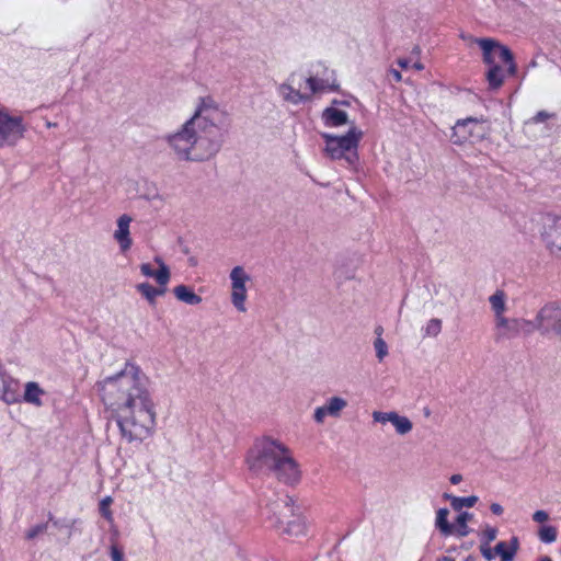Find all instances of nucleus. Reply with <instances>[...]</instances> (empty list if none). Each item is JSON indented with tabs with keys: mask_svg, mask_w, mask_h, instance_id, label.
Here are the masks:
<instances>
[{
	"mask_svg": "<svg viewBox=\"0 0 561 561\" xmlns=\"http://www.w3.org/2000/svg\"><path fill=\"white\" fill-rule=\"evenodd\" d=\"M146 383V376L130 363L98 382L103 402L117 412V425L128 442L147 438L154 426V405Z\"/></svg>",
	"mask_w": 561,
	"mask_h": 561,
	"instance_id": "1",
	"label": "nucleus"
},
{
	"mask_svg": "<svg viewBox=\"0 0 561 561\" xmlns=\"http://www.w3.org/2000/svg\"><path fill=\"white\" fill-rule=\"evenodd\" d=\"M227 115L210 99L202 100L194 115L165 141L180 160L201 162L215 157L224 142Z\"/></svg>",
	"mask_w": 561,
	"mask_h": 561,
	"instance_id": "2",
	"label": "nucleus"
},
{
	"mask_svg": "<svg viewBox=\"0 0 561 561\" xmlns=\"http://www.w3.org/2000/svg\"><path fill=\"white\" fill-rule=\"evenodd\" d=\"M249 469L256 474L274 477L277 481L294 485L300 481L301 472L291 451L283 443L264 438L249 453Z\"/></svg>",
	"mask_w": 561,
	"mask_h": 561,
	"instance_id": "3",
	"label": "nucleus"
},
{
	"mask_svg": "<svg viewBox=\"0 0 561 561\" xmlns=\"http://www.w3.org/2000/svg\"><path fill=\"white\" fill-rule=\"evenodd\" d=\"M362 136L363 133L358 130L354 124H352L345 135L334 136L324 134V151L331 159H345V161L352 165L357 160L356 149Z\"/></svg>",
	"mask_w": 561,
	"mask_h": 561,
	"instance_id": "4",
	"label": "nucleus"
},
{
	"mask_svg": "<svg viewBox=\"0 0 561 561\" xmlns=\"http://www.w3.org/2000/svg\"><path fill=\"white\" fill-rule=\"evenodd\" d=\"M495 324V341H507L519 335H530L536 331L535 321L523 318H500Z\"/></svg>",
	"mask_w": 561,
	"mask_h": 561,
	"instance_id": "5",
	"label": "nucleus"
},
{
	"mask_svg": "<svg viewBox=\"0 0 561 561\" xmlns=\"http://www.w3.org/2000/svg\"><path fill=\"white\" fill-rule=\"evenodd\" d=\"M482 124L483 119L477 117L457 121L453 127L451 141L456 145H461L468 140L474 142L483 139L486 130Z\"/></svg>",
	"mask_w": 561,
	"mask_h": 561,
	"instance_id": "6",
	"label": "nucleus"
},
{
	"mask_svg": "<svg viewBox=\"0 0 561 561\" xmlns=\"http://www.w3.org/2000/svg\"><path fill=\"white\" fill-rule=\"evenodd\" d=\"M536 331L541 334L553 332L561 336V302L545 305L535 318Z\"/></svg>",
	"mask_w": 561,
	"mask_h": 561,
	"instance_id": "7",
	"label": "nucleus"
},
{
	"mask_svg": "<svg viewBox=\"0 0 561 561\" xmlns=\"http://www.w3.org/2000/svg\"><path fill=\"white\" fill-rule=\"evenodd\" d=\"M24 127L20 117L0 111V147L13 146L23 137Z\"/></svg>",
	"mask_w": 561,
	"mask_h": 561,
	"instance_id": "8",
	"label": "nucleus"
},
{
	"mask_svg": "<svg viewBox=\"0 0 561 561\" xmlns=\"http://www.w3.org/2000/svg\"><path fill=\"white\" fill-rule=\"evenodd\" d=\"M268 510V519L274 523L276 528H280V526H285L288 519H291L294 515L299 511L298 507H295L294 501L288 495H284L283 497H278L274 502L267 505Z\"/></svg>",
	"mask_w": 561,
	"mask_h": 561,
	"instance_id": "9",
	"label": "nucleus"
},
{
	"mask_svg": "<svg viewBox=\"0 0 561 561\" xmlns=\"http://www.w3.org/2000/svg\"><path fill=\"white\" fill-rule=\"evenodd\" d=\"M541 236L550 252L561 257V217L547 215L543 218Z\"/></svg>",
	"mask_w": 561,
	"mask_h": 561,
	"instance_id": "10",
	"label": "nucleus"
},
{
	"mask_svg": "<svg viewBox=\"0 0 561 561\" xmlns=\"http://www.w3.org/2000/svg\"><path fill=\"white\" fill-rule=\"evenodd\" d=\"M231 279V302L241 312H245V299H247V282L250 280V276L245 273L242 266H236L230 272Z\"/></svg>",
	"mask_w": 561,
	"mask_h": 561,
	"instance_id": "11",
	"label": "nucleus"
},
{
	"mask_svg": "<svg viewBox=\"0 0 561 561\" xmlns=\"http://www.w3.org/2000/svg\"><path fill=\"white\" fill-rule=\"evenodd\" d=\"M154 262L159 267L157 271L152 268L151 264L142 263L139 266L140 272L146 277L154 278L159 286H167L171 277L170 268L160 256H156Z\"/></svg>",
	"mask_w": 561,
	"mask_h": 561,
	"instance_id": "12",
	"label": "nucleus"
},
{
	"mask_svg": "<svg viewBox=\"0 0 561 561\" xmlns=\"http://www.w3.org/2000/svg\"><path fill=\"white\" fill-rule=\"evenodd\" d=\"M0 399L7 404L20 401V382L11 376L0 374Z\"/></svg>",
	"mask_w": 561,
	"mask_h": 561,
	"instance_id": "13",
	"label": "nucleus"
},
{
	"mask_svg": "<svg viewBox=\"0 0 561 561\" xmlns=\"http://www.w3.org/2000/svg\"><path fill=\"white\" fill-rule=\"evenodd\" d=\"M130 222L131 217L128 215H122L117 219V229L114 232V239L118 242L122 252L128 251L133 244L129 231Z\"/></svg>",
	"mask_w": 561,
	"mask_h": 561,
	"instance_id": "14",
	"label": "nucleus"
},
{
	"mask_svg": "<svg viewBox=\"0 0 561 561\" xmlns=\"http://www.w3.org/2000/svg\"><path fill=\"white\" fill-rule=\"evenodd\" d=\"M283 534L289 537H299L306 533V522L298 511L291 519L286 522L285 526H280Z\"/></svg>",
	"mask_w": 561,
	"mask_h": 561,
	"instance_id": "15",
	"label": "nucleus"
},
{
	"mask_svg": "<svg viewBox=\"0 0 561 561\" xmlns=\"http://www.w3.org/2000/svg\"><path fill=\"white\" fill-rule=\"evenodd\" d=\"M519 542L517 537H513L510 542L500 541L494 547L495 554L500 556L501 561H513L518 550Z\"/></svg>",
	"mask_w": 561,
	"mask_h": 561,
	"instance_id": "16",
	"label": "nucleus"
},
{
	"mask_svg": "<svg viewBox=\"0 0 561 561\" xmlns=\"http://www.w3.org/2000/svg\"><path fill=\"white\" fill-rule=\"evenodd\" d=\"M173 294L178 300L190 306H196L202 302V297L195 294L188 286L179 285L173 288Z\"/></svg>",
	"mask_w": 561,
	"mask_h": 561,
	"instance_id": "17",
	"label": "nucleus"
},
{
	"mask_svg": "<svg viewBox=\"0 0 561 561\" xmlns=\"http://www.w3.org/2000/svg\"><path fill=\"white\" fill-rule=\"evenodd\" d=\"M45 393V391L39 387V385L35 381H30L25 385V391L23 394V400L30 404L35 407H42L43 401L41 397Z\"/></svg>",
	"mask_w": 561,
	"mask_h": 561,
	"instance_id": "18",
	"label": "nucleus"
},
{
	"mask_svg": "<svg viewBox=\"0 0 561 561\" xmlns=\"http://www.w3.org/2000/svg\"><path fill=\"white\" fill-rule=\"evenodd\" d=\"M323 118L325 123L331 126H342L348 123L346 112L335 107L325 108L323 112Z\"/></svg>",
	"mask_w": 561,
	"mask_h": 561,
	"instance_id": "19",
	"label": "nucleus"
},
{
	"mask_svg": "<svg viewBox=\"0 0 561 561\" xmlns=\"http://www.w3.org/2000/svg\"><path fill=\"white\" fill-rule=\"evenodd\" d=\"M278 91L283 99L293 104H299L309 100V96L304 95L300 91L295 90L291 85L287 83H283L279 85Z\"/></svg>",
	"mask_w": 561,
	"mask_h": 561,
	"instance_id": "20",
	"label": "nucleus"
},
{
	"mask_svg": "<svg viewBox=\"0 0 561 561\" xmlns=\"http://www.w3.org/2000/svg\"><path fill=\"white\" fill-rule=\"evenodd\" d=\"M489 301L491 304L492 310L494 312V322L500 318L505 317L504 312L506 311L505 304V294L502 290L495 291L490 298Z\"/></svg>",
	"mask_w": 561,
	"mask_h": 561,
	"instance_id": "21",
	"label": "nucleus"
},
{
	"mask_svg": "<svg viewBox=\"0 0 561 561\" xmlns=\"http://www.w3.org/2000/svg\"><path fill=\"white\" fill-rule=\"evenodd\" d=\"M477 42L483 51V61L490 67L496 65L493 54L495 53L494 48L497 42L492 38H480Z\"/></svg>",
	"mask_w": 561,
	"mask_h": 561,
	"instance_id": "22",
	"label": "nucleus"
},
{
	"mask_svg": "<svg viewBox=\"0 0 561 561\" xmlns=\"http://www.w3.org/2000/svg\"><path fill=\"white\" fill-rule=\"evenodd\" d=\"M486 80L491 89H499L504 82L503 69L499 65H493L486 72Z\"/></svg>",
	"mask_w": 561,
	"mask_h": 561,
	"instance_id": "23",
	"label": "nucleus"
},
{
	"mask_svg": "<svg viewBox=\"0 0 561 561\" xmlns=\"http://www.w3.org/2000/svg\"><path fill=\"white\" fill-rule=\"evenodd\" d=\"M448 514L449 511L447 508H439L436 514L435 525L445 536L451 535L454 531L453 525H450L447 520Z\"/></svg>",
	"mask_w": 561,
	"mask_h": 561,
	"instance_id": "24",
	"label": "nucleus"
},
{
	"mask_svg": "<svg viewBox=\"0 0 561 561\" xmlns=\"http://www.w3.org/2000/svg\"><path fill=\"white\" fill-rule=\"evenodd\" d=\"M391 424L400 435H405L411 432L413 424L407 416H401L397 412L392 415Z\"/></svg>",
	"mask_w": 561,
	"mask_h": 561,
	"instance_id": "25",
	"label": "nucleus"
},
{
	"mask_svg": "<svg viewBox=\"0 0 561 561\" xmlns=\"http://www.w3.org/2000/svg\"><path fill=\"white\" fill-rule=\"evenodd\" d=\"M346 405L347 402L343 398L331 397L324 407L330 416L337 417Z\"/></svg>",
	"mask_w": 561,
	"mask_h": 561,
	"instance_id": "26",
	"label": "nucleus"
},
{
	"mask_svg": "<svg viewBox=\"0 0 561 561\" xmlns=\"http://www.w3.org/2000/svg\"><path fill=\"white\" fill-rule=\"evenodd\" d=\"M472 518V514L468 512H462L458 515L456 519L457 524V534L460 537H466L470 534V528L468 527L467 523Z\"/></svg>",
	"mask_w": 561,
	"mask_h": 561,
	"instance_id": "27",
	"label": "nucleus"
},
{
	"mask_svg": "<svg viewBox=\"0 0 561 561\" xmlns=\"http://www.w3.org/2000/svg\"><path fill=\"white\" fill-rule=\"evenodd\" d=\"M478 502L476 495L468 497L450 496V504L455 511H460L462 507H472Z\"/></svg>",
	"mask_w": 561,
	"mask_h": 561,
	"instance_id": "28",
	"label": "nucleus"
},
{
	"mask_svg": "<svg viewBox=\"0 0 561 561\" xmlns=\"http://www.w3.org/2000/svg\"><path fill=\"white\" fill-rule=\"evenodd\" d=\"M442 320L437 318L431 319L426 327L424 328V336L425 337H436L439 335L442 331Z\"/></svg>",
	"mask_w": 561,
	"mask_h": 561,
	"instance_id": "29",
	"label": "nucleus"
},
{
	"mask_svg": "<svg viewBox=\"0 0 561 561\" xmlns=\"http://www.w3.org/2000/svg\"><path fill=\"white\" fill-rule=\"evenodd\" d=\"M136 289L148 300L150 305H154L157 296L152 285L149 283H141L136 286Z\"/></svg>",
	"mask_w": 561,
	"mask_h": 561,
	"instance_id": "30",
	"label": "nucleus"
},
{
	"mask_svg": "<svg viewBox=\"0 0 561 561\" xmlns=\"http://www.w3.org/2000/svg\"><path fill=\"white\" fill-rule=\"evenodd\" d=\"M557 535V528L553 526H543L538 533L540 540L547 543L556 541Z\"/></svg>",
	"mask_w": 561,
	"mask_h": 561,
	"instance_id": "31",
	"label": "nucleus"
},
{
	"mask_svg": "<svg viewBox=\"0 0 561 561\" xmlns=\"http://www.w3.org/2000/svg\"><path fill=\"white\" fill-rule=\"evenodd\" d=\"M307 83L313 93L323 91L327 88H330L331 90L337 89V85H328L323 80H319L314 77L308 78Z\"/></svg>",
	"mask_w": 561,
	"mask_h": 561,
	"instance_id": "32",
	"label": "nucleus"
},
{
	"mask_svg": "<svg viewBox=\"0 0 561 561\" xmlns=\"http://www.w3.org/2000/svg\"><path fill=\"white\" fill-rule=\"evenodd\" d=\"M374 347L376 351V356L379 362H382L383 358L388 355V346L382 337H377L374 342Z\"/></svg>",
	"mask_w": 561,
	"mask_h": 561,
	"instance_id": "33",
	"label": "nucleus"
},
{
	"mask_svg": "<svg viewBox=\"0 0 561 561\" xmlns=\"http://www.w3.org/2000/svg\"><path fill=\"white\" fill-rule=\"evenodd\" d=\"M113 503L111 496L104 497L100 503V512L102 516H104L108 522L113 520L112 511L110 510V505Z\"/></svg>",
	"mask_w": 561,
	"mask_h": 561,
	"instance_id": "34",
	"label": "nucleus"
},
{
	"mask_svg": "<svg viewBox=\"0 0 561 561\" xmlns=\"http://www.w3.org/2000/svg\"><path fill=\"white\" fill-rule=\"evenodd\" d=\"M495 54L504 61H512L514 58L513 53L510 50L507 46H504L497 42V45L494 48Z\"/></svg>",
	"mask_w": 561,
	"mask_h": 561,
	"instance_id": "35",
	"label": "nucleus"
},
{
	"mask_svg": "<svg viewBox=\"0 0 561 561\" xmlns=\"http://www.w3.org/2000/svg\"><path fill=\"white\" fill-rule=\"evenodd\" d=\"M497 529L494 527L488 526L484 531L481 534V543L490 545L492 541L496 539Z\"/></svg>",
	"mask_w": 561,
	"mask_h": 561,
	"instance_id": "36",
	"label": "nucleus"
},
{
	"mask_svg": "<svg viewBox=\"0 0 561 561\" xmlns=\"http://www.w3.org/2000/svg\"><path fill=\"white\" fill-rule=\"evenodd\" d=\"M394 414V412H379V411H375L373 413V419L375 422H379V423H387V422H390L391 423V420H392V415Z\"/></svg>",
	"mask_w": 561,
	"mask_h": 561,
	"instance_id": "37",
	"label": "nucleus"
},
{
	"mask_svg": "<svg viewBox=\"0 0 561 561\" xmlns=\"http://www.w3.org/2000/svg\"><path fill=\"white\" fill-rule=\"evenodd\" d=\"M47 529V524H39V525H36L34 526L33 528H31L27 533H26V538L27 539H34L35 537H37L39 534H43L45 533Z\"/></svg>",
	"mask_w": 561,
	"mask_h": 561,
	"instance_id": "38",
	"label": "nucleus"
},
{
	"mask_svg": "<svg viewBox=\"0 0 561 561\" xmlns=\"http://www.w3.org/2000/svg\"><path fill=\"white\" fill-rule=\"evenodd\" d=\"M480 552L483 556V558L488 561H492L495 557L494 550H492L490 545L486 543L480 545Z\"/></svg>",
	"mask_w": 561,
	"mask_h": 561,
	"instance_id": "39",
	"label": "nucleus"
},
{
	"mask_svg": "<svg viewBox=\"0 0 561 561\" xmlns=\"http://www.w3.org/2000/svg\"><path fill=\"white\" fill-rule=\"evenodd\" d=\"M327 415H329V413L325 407L323 405L316 409L313 417L317 423L322 424Z\"/></svg>",
	"mask_w": 561,
	"mask_h": 561,
	"instance_id": "40",
	"label": "nucleus"
},
{
	"mask_svg": "<svg viewBox=\"0 0 561 561\" xmlns=\"http://www.w3.org/2000/svg\"><path fill=\"white\" fill-rule=\"evenodd\" d=\"M111 557L112 561H124V554L116 545L111 546Z\"/></svg>",
	"mask_w": 561,
	"mask_h": 561,
	"instance_id": "41",
	"label": "nucleus"
},
{
	"mask_svg": "<svg viewBox=\"0 0 561 561\" xmlns=\"http://www.w3.org/2000/svg\"><path fill=\"white\" fill-rule=\"evenodd\" d=\"M533 519L536 523H545L549 519V515L546 511H536L533 515Z\"/></svg>",
	"mask_w": 561,
	"mask_h": 561,
	"instance_id": "42",
	"label": "nucleus"
},
{
	"mask_svg": "<svg viewBox=\"0 0 561 561\" xmlns=\"http://www.w3.org/2000/svg\"><path fill=\"white\" fill-rule=\"evenodd\" d=\"M552 115L546 111H540L538 112L534 117H533V122L534 123H541V122H545L546 119L550 118Z\"/></svg>",
	"mask_w": 561,
	"mask_h": 561,
	"instance_id": "43",
	"label": "nucleus"
},
{
	"mask_svg": "<svg viewBox=\"0 0 561 561\" xmlns=\"http://www.w3.org/2000/svg\"><path fill=\"white\" fill-rule=\"evenodd\" d=\"M490 510L494 515H502L503 513V507L499 503H492Z\"/></svg>",
	"mask_w": 561,
	"mask_h": 561,
	"instance_id": "44",
	"label": "nucleus"
},
{
	"mask_svg": "<svg viewBox=\"0 0 561 561\" xmlns=\"http://www.w3.org/2000/svg\"><path fill=\"white\" fill-rule=\"evenodd\" d=\"M506 64L508 65V73L514 76L517 71V67H516V64L514 62V58L512 59V61H506Z\"/></svg>",
	"mask_w": 561,
	"mask_h": 561,
	"instance_id": "45",
	"label": "nucleus"
},
{
	"mask_svg": "<svg viewBox=\"0 0 561 561\" xmlns=\"http://www.w3.org/2000/svg\"><path fill=\"white\" fill-rule=\"evenodd\" d=\"M461 481H462V476H461V474H458V473H457V474H453V476L450 477V482H451L453 484H458V483H460Z\"/></svg>",
	"mask_w": 561,
	"mask_h": 561,
	"instance_id": "46",
	"label": "nucleus"
},
{
	"mask_svg": "<svg viewBox=\"0 0 561 561\" xmlns=\"http://www.w3.org/2000/svg\"><path fill=\"white\" fill-rule=\"evenodd\" d=\"M156 296H163L167 291V286L154 287Z\"/></svg>",
	"mask_w": 561,
	"mask_h": 561,
	"instance_id": "47",
	"label": "nucleus"
},
{
	"mask_svg": "<svg viewBox=\"0 0 561 561\" xmlns=\"http://www.w3.org/2000/svg\"><path fill=\"white\" fill-rule=\"evenodd\" d=\"M390 72L397 82L402 80V76H401L400 71L392 69Z\"/></svg>",
	"mask_w": 561,
	"mask_h": 561,
	"instance_id": "48",
	"label": "nucleus"
},
{
	"mask_svg": "<svg viewBox=\"0 0 561 561\" xmlns=\"http://www.w3.org/2000/svg\"><path fill=\"white\" fill-rule=\"evenodd\" d=\"M409 64H410V61L405 58H401L398 60V65L403 69L408 68Z\"/></svg>",
	"mask_w": 561,
	"mask_h": 561,
	"instance_id": "49",
	"label": "nucleus"
},
{
	"mask_svg": "<svg viewBox=\"0 0 561 561\" xmlns=\"http://www.w3.org/2000/svg\"><path fill=\"white\" fill-rule=\"evenodd\" d=\"M413 68L416 69V70H423L424 66H423L422 62L416 61V62H414Z\"/></svg>",
	"mask_w": 561,
	"mask_h": 561,
	"instance_id": "50",
	"label": "nucleus"
},
{
	"mask_svg": "<svg viewBox=\"0 0 561 561\" xmlns=\"http://www.w3.org/2000/svg\"><path fill=\"white\" fill-rule=\"evenodd\" d=\"M412 54L419 56L421 54V48L419 46H414L412 49Z\"/></svg>",
	"mask_w": 561,
	"mask_h": 561,
	"instance_id": "51",
	"label": "nucleus"
},
{
	"mask_svg": "<svg viewBox=\"0 0 561 561\" xmlns=\"http://www.w3.org/2000/svg\"><path fill=\"white\" fill-rule=\"evenodd\" d=\"M538 66V62L536 60V58H534L529 64H528V68H534V67H537Z\"/></svg>",
	"mask_w": 561,
	"mask_h": 561,
	"instance_id": "52",
	"label": "nucleus"
},
{
	"mask_svg": "<svg viewBox=\"0 0 561 561\" xmlns=\"http://www.w3.org/2000/svg\"><path fill=\"white\" fill-rule=\"evenodd\" d=\"M375 333L378 335L377 337H381L382 328H381V327H378V328L375 330Z\"/></svg>",
	"mask_w": 561,
	"mask_h": 561,
	"instance_id": "53",
	"label": "nucleus"
},
{
	"mask_svg": "<svg viewBox=\"0 0 561 561\" xmlns=\"http://www.w3.org/2000/svg\"><path fill=\"white\" fill-rule=\"evenodd\" d=\"M539 561H552L550 557H542Z\"/></svg>",
	"mask_w": 561,
	"mask_h": 561,
	"instance_id": "54",
	"label": "nucleus"
},
{
	"mask_svg": "<svg viewBox=\"0 0 561 561\" xmlns=\"http://www.w3.org/2000/svg\"><path fill=\"white\" fill-rule=\"evenodd\" d=\"M443 561H455L454 559L449 558V557H443L442 558Z\"/></svg>",
	"mask_w": 561,
	"mask_h": 561,
	"instance_id": "55",
	"label": "nucleus"
},
{
	"mask_svg": "<svg viewBox=\"0 0 561 561\" xmlns=\"http://www.w3.org/2000/svg\"><path fill=\"white\" fill-rule=\"evenodd\" d=\"M444 496H445L446 499L450 500V496H451V495L446 493V494H444Z\"/></svg>",
	"mask_w": 561,
	"mask_h": 561,
	"instance_id": "56",
	"label": "nucleus"
},
{
	"mask_svg": "<svg viewBox=\"0 0 561 561\" xmlns=\"http://www.w3.org/2000/svg\"><path fill=\"white\" fill-rule=\"evenodd\" d=\"M466 561H473L471 557H468Z\"/></svg>",
	"mask_w": 561,
	"mask_h": 561,
	"instance_id": "57",
	"label": "nucleus"
}]
</instances>
